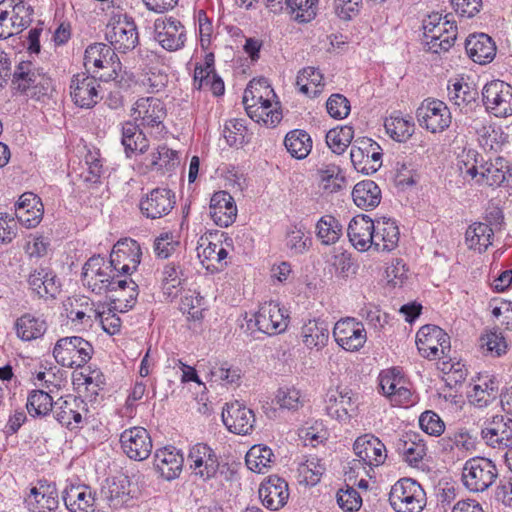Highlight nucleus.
<instances>
[{"label":"nucleus","mask_w":512,"mask_h":512,"mask_svg":"<svg viewBox=\"0 0 512 512\" xmlns=\"http://www.w3.org/2000/svg\"><path fill=\"white\" fill-rule=\"evenodd\" d=\"M374 229V220L368 215H356L351 219L347 228L349 241L358 251L365 252L372 248Z\"/></svg>","instance_id":"31"},{"label":"nucleus","mask_w":512,"mask_h":512,"mask_svg":"<svg viewBox=\"0 0 512 512\" xmlns=\"http://www.w3.org/2000/svg\"><path fill=\"white\" fill-rule=\"evenodd\" d=\"M499 381L494 376L479 378L467 393L468 401L476 408H487L500 398Z\"/></svg>","instance_id":"32"},{"label":"nucleus","mask_w":512,"mask_h":512,"mask_svg":"<svg viewBox=\"0 0 512 512\" xmlns=\"http://www.w3.org/2000/svg\"><path fill=\"white\" fill-rule=\"evenodd\" d=\"M288 319L287 311L273 301L263 303L254 315L258 330L269 336L286 331Z\"/></svg>","instance_id":"16"},{"label":"nucleus","mask_w":512,"mask_h":512,"mask_svg":"<svg viewBox=\"0 0 512 512\" xmlns=\"http://www.w3.org/2000/svg\"><path fill=\"white\" fill-rule=\"evenodd\" d=\"M32 13V8L26 5L23 1L13 6L9 19L11 30L14 31V34L21 32L29 25Z\"/></svg>","instance_id":"61"},{"label":"nucleus","mask_w":512,"mask_h":512,"mask_svg":"<svg viewBox=\"0 0 512 512\" xmlns=\"http://www.w3.org/2000/svg\"><path fill=\"white\" fill-rule=\"evenodd\" d=\"M154 39L169 52L180 50L186 41L183 24L173 17H159L154 22Z\"/></svg>","instance_id":"14"},{"label":"nucleus","mask_w":512,"mask_h":512,"mask_svg":"<svg viewBox=\"0 0 512 512\" xmlns=\"http://www.w3.org/2000/svg\"><path fill=\"white\" fill-rule=\"evenodd\" d=\"M323 76L318 69L306 67L298 72L296 86L299 91L310 97H316L321 93Z\"/></svg>","instance_id":"50"},{"label":"nucleus","mask_w":512,"mask_h":512,"mask_svg":"<svg viewBox=\"0 0 512 512\" xmlns=\"http://www.w3.org/2000/svg\"><path fill=\"white\" fill-rule=\"evenodd\" d=\"M355 408L352 391L347 387L329 389L325 397L326 413L333 419L346 422L350 419V412Z\"/></svg>","instance_id":"28"},{"label":"nucleus","mask_w":512,"mask_h":512,"mask_svg":"<svg viewBox=\"0 0 512 512\" xmlns=\"http://www.w3.org/2000/svg\"><path fill=\"white\" fill-rule=\"evenodd\" d=\"M275 98L276 94L266 79H253L244 91L242 102L247 114L259 116V114H255L259 110L258 105L265 104L266 99L272 101Z\"/></svg>","instance_id":"36"},{"label":"nucleus","mask_w":512,"mask_h":512,"mask_svg":"<svg viewBox=\"0 0 512 512\" xmlns=\"http://www.w3.org/2000/svg\"><path fill=\"white\" fill-rule=\"evenodd\" d=\"M204 306V298L195 290H188L181 298L180 310L184 314H188L193 320H200L203 318V311L205 310Z\"/></svg>","instance_id":"59"},{"label":"nucleus","mask_w":512,"mask_h":512,"mask_svg":"<svg viewBox=\"0 0 512 512\" xmlns=\"http://www.w3.org/2000/svg\"><path fill=\"white\" fill-rule=\"evenodd\" d=\"M396 451L410 465H416L426 454L425 445L417 434H406L395 443Z\"/></svg>","instance_id":"43"},{"label":"nucleus","mask_w":512,"mask_h":512,"mask_svg":"<svg viewBox=\"0 0 512 512\" xmlns=\"http://www.w3.org/2000/svg\"><path fill=\"white\" fill-rule=\"evenodd\" d=\"M386 132L392 139L398 142H405L414 133L415 124L412 117H403L400 114H393L385 119Z\"/></svg>","instance_id":"48"},{"label":"nucleus","mask_w":512,"mask_h":512,"mask_svg":"<svg viewBox=\"0 0 512 512\" xmlns=\"http://www.w3.org/2000/svg\"><path fill=\"white\" fill-rule=\"evenodd\" d=\"M389 502L396 512H421L426 505V493L414 479L402 478L391 487Z\"/></svg>","instance_id":"3"},{"label":"nucleus","mask_w":512,"mask_h":512,"mask_svg":"<svg viewBox=\"0 0 512 512\" xmlns=\"http://www.w3.org/2000/svg\"><path fill=\"white\" fill-rule=\"evenodd\" d=\"M356 461L365 466L378 467L387 458L385 445L375 436L365 434L356 439L353 445Z\"/></svg>","instance_id":"25"},{"label":"nucleus","mask_w":512,"mask_h":512,"mask_svg":"<svg viewBox=\"0 0 512 512\" xmlns=\"http://www.w3.org/2000/svg\"><path fill=\"white\" fill-rule=\"evenodd\" d=\"M84 66L88 71L92 68L110 69L111 73L105 80L115 81L118 77V71L121 70V63L112 48L104 43H94L89 45L84 54Z\"/></svg>","instance_id":"19"},{"label":"nucleus","mask_w":512,"mask_h":512,"mask_svg":"<svg viewBox=\"0 0 512 512\" xmlns=\"http://www.w3.org/2000/svg\"><path fill=\"white\" fill-rule=\"evenodd\" d=\"M275 401L282 409L297 410L303 405L301 393L294 387L279 388Z\"/></svg>","instance_id":"62"},{"label":"nucleus","mask_w":512,"mask_h":512,"mask_svg":"<svg viewBox=\"0 0 512 512\" xmlns=\"http://www.w3.org/2000/svg\"><path fill=\"white\" fill-rule=\"evenodd\" d=\"M140 125L133 122H125L122 126V144L127 156L129 153H145L149 148V142L145 134L139 129Z\"/></svg>","instance_id":"46"},{"label":"nucleus","mask_w":512,"mask_h":512,"mask_svg":"<svg viewBox=\"0 0 512 512\" xmlns=\"http://www.w3.org/2000/svg\"><path fill=\"white\" fill-rule=\"evenodd\" d=\"M31 289L39 296L55 297L59 292L56 276L48 268L35 269L28 278Z\"/></svg>","instance_id":"42"},{"label":"nucleus","mask_w":512,"mask_h":512,"mask_svg":"<svg viewBox=\"0 0 512 512\" xmlns=\"http://www.w3.org/2000/svg\"><path fill=\"white\" fill-rule=\"evenodd\" d=\"M301 335L302 341L307 348H316L319 350L323 348L328 342V323L320 319L309 320L302 327Z\"/></svg>","instance_id":"40"},{"label":"nucleus","mask_w":512,"mask_h":512,"mask_svg":"<svg viewBox=\"0 0 512 512\" xmlns=\"http://www.w3.org/2000/svg\"><path fill=\"white\" fill-rule=\"evenodd\" d=\"M459 168L463 175L472 179L479 176L477 182L491 187H512V168L503 157L484 161L473 149L463 151L459 159Z\"/></svg>","instance_id":"1"},{"label":"nucleus","mask_w":512,"mask_h":512,"mask_svg":"<svg viewBox=\"0 0 512 512\" xmlns=\"http://www.w3.org/2000/svg\"><path fill=\"white\" fill-rule=\"evenodd\" d=\"M480 346L486 354L500 357L507 351V342L501 333L490 331L480 338Z\"/></svg>","instance_id":"60"},{"label":"nucleus","mask_w":512,"mask_h":512,"mask_svg":"<svg viewBox=\"0 0 512 512\" xmlns=\"http://www.w3.org/2000/svg\"><path fill=\"white\" fill-rule=\"evenodd\" d=\"M477 95L478 93L474 88L461 81H456L452 86H448L450 102L461 109L475 103Z\"/></svg>","instance_id":"55"},{"label":"nucleus","mask_w":512,"mask_h":512,"mask_svg":"<svg viewBox=\"0 0 512 512\" xmlns=\"http://www.w3.org/2000/svg\"><path fill=\"white\" fill-rule=\"evenodd\" d=\"M259 498L269 510L277 511L284 507L289 498L287 482L277 475L266 478L260 485Z\"/></svg>","instance_id":"26"},{"label":"nucleus","mask_w":512,"mask_h":512,"mask_svg":"<svg viewBox=\"0 0 512 512\" xmlns=\"http://www.w3.org/2000/svg\"><path fill=\"white\" fill-rule=\"evenodd\" d=\"M175 206V194L167 188H154L139 201L141 214L151 220L168 215Z\"/></svg>","instance_id":"15"},{"label":"nucleus","mask_w":512,"mask_h":512,"mask_svg":"<svg viewBox=\"0 0 512 512\" xmlns=\"http://www.w3.org/2000/svg\"><path fill=\"white\" fill-rule=\"evenodd\" d=\"M27 506L32 512H53L58 508V492L56 486L48 483H39L30 490L26 499Z\"/></svg>","instance_id":"35"},{"label":"nucleus","mask_w":512,"mask_h":512,"mask_svg":"<svg viewBox=\"0 0 512 512\" xmlns=\"http://www.w3.org/2000/svg\"><path fill=\"white\" fill-rule=\"evenodd\" d=\"M185 279L186 276L184 275V271L180 265L174 262L167 263L162 270V284L164 293L168 296H175L177 291L174 292L173 290L180 287Z\"/></svg>","instance_id":"57"},{"label":"nucleus","mask_w":512,"mask_h":512,"mask_svg":"<svg viewBox=\"0 0 512 512\" xmlns=\"http://www.w3.org/2000/svg\"><path fill=\"white\" fill-rule=\"evenodd\" d=\"M318 0H285L292 18L299 23H308L316 17Z\"/></svg>","instance_id":"54"},{"label":"nucleus","mask_w":512,"mask_h":512,"mask_svg":"<svg viewBox=\"0 0 512 512\" xmlns=\"http://www.w3.org/2000/svg\"><path fill=\"white\" fill-rule=\"evenodd\" d=\"M93 346L79 336L63 337L57 340L53 356L58 364L68 368H81L92 357Z\"/></svg>","instance_id":"4"},{"label":"nucleus","mask_w":512,"mask_h":512,"mask_svg":"<svg viewBox=\"0 0 512 512\" xmlns=\"http://www.w3.org/2000/svg\"><path fill=\"white\" fill-rule=\"evenodd\" d=\"M496 465L488 458L473 457L467 460L462 469V482L471 492L486 491L497 479Z\"/></svg>","instance_id":"5"},{"label":"nucleus","mask_w":512,"mask_h":512,"mask_svg":"<svg viewBox=\"0 0 512 512\" xmlns=\"http://www.w3.org/2000/svg\"><path fill=\"white\" fill-rule=\"evenodd\" d=\"M66 508L71 512H93L95 492L85 484H69L62 492Z\"/></svg>","instance_id":"29"},{"label":"nucleus","mask_w":512,"mask_h":512,"mask_svg":"<svg viewBox=\"0 0 512 512\" xmlns=\"http://www.w3.org/2000/svg\"><path fill=\"white\" fill-rule=\"evenodd\" d=\"M419 353L430 360L441 359L450 351V337L436 325H424L416 334Z\"/></svg>","instance_id":"7"},{"label":"nucleus","mask_w":512,"mask_h":512,"mask_svg":"<svg viewBox=\"0 0 512 512\" xmlns=\"http://www.w3.org/2000/svg\"><path fill=\"white\" fill-rule=\"evenodd\" d=\"M333 336L339 346L346 351H358L367 340L364 325L354 318L339 320L333 329Z\"/></svg>","instance_id":"21"},{"label":"nucleus","mask_w":512,"mask_h":512,"mask_svg":"<svg viewBox=\"0 0 512 512\" xmlns=\"http://www.w3.org/2000/svg\"><path fill=\"white\" fill-rule=\"evenodd\" d=\"M337 503L343 511L354 512L360 509L362 498L356 489L347 486L337 492Z\"/></svg>","instance_id":"63"},{"label":"nucleus","mask_w":512,"mask_h":512,"mask_svg":"<svg viewBox=\"0 0 512 512\" xmlns=\"http://www.w3.org/2000/svg\"><path fill=\"white\" fill-rule=\"evenodd\" d=\"M354 168L364 175L375 173L382 165V149L370 138L355 141L350 151Z\"/></svg>","instance_id":"11"},{"label":"nucleus","mask_w":512,"mask_h":512,"mask_svg":"<svg viewBox=\"0 0 512 512\" xmlns=\"http://www.w3.org/2000/svg\"><path fill=\"white\" fill-rule=\"evenodd\" d=\"M379 386L393 405L408 404L411 399L410 390L404 386L401 376L395 374L394 370L383 371L379 375Z\"/></svg>","instance_id":"37"},{"label":"nucleus","mask_w":512,"mask_h":512,"mask_svg":"<svg viewBox=\"0 0 512 512\" xmlns=\"http://www.w3.org/2000/svg\"><path fill=\"white\" fill-rule=\"evenodd\" d=\"M420 428L431 436H440L445 430L442 419L433 411H425L419 417Z\"/></svg>","instance_id":"64"},{"label":"nucleus","mask_w":512,"mask_h":512,"mask_svg":"<svg viewBox=\"0 0 512 512\" xmlns=\"http://www.w3.org/2000/svg\"><path fill=\"white\" fill-rule=\"evenodd\" d=\"M354 137V130L351 126L334 128L327 132L326 143L332 152L342 154L350 145Z\"/></svg>","instance_id":"56"},{"label":"nucleus","mask_w":512,"mask_h":512,"mask_svg":"<svg viewBox=\"0 0 512 512\" xmlns=\"http://www.w3.org/2000/svg\"><path fill=\"white\" fill-rule=\"evenodd\" d=\"M486 110L496 117L512 115V86L502 80L486 83L482 89Z\"/></svg>","instance_id":"9"},{"label":"nucleus","mask_w":512,"mask_h":512,"mask_svg":"<svg viewBox=\"0 0 512 512\" xmlns=\"http://www.w3.org/2000/svg\"><path fill=\"white\" fill-rule=\"evenodd\" d=\"M373 245L377 252H390L398 246L400 231L395 220L380 217L374 220Z\"/></svg>","instance_id":"30"},{"label":"nucleus","mask_w":512,"mask_h":512,"mask_svg":"<svg viewBox=\"0 0 512 512\" xmlns=\"http://www.w3.org/2000/svg\"><path fill=\"white\" fill-rule=\"evenodd\" d=\"M416 116L419 125L433 134L445 131L452 121L448 106L438 99H425L418 107Z\"/></svg>","instance_id":"8"},{"label":"nucleus","mask_w":512,"mask_h":512,"mask_svg":"<svg viewBox=\"0 0 512 512\" xmlns=\"http://www.w3.org/2000/svg\"><path fill=\"white\" fill-rule=\"evenodd\" d=\"M494 231L487 223L476 222L470 225L465 233L468 247L478 252H484L492 245Z\"/></svg>","instance_id":"45"},{"label":"nucleus","mask_w":512,"mask_h":512,"mask_svg":"<svg viewBox=\"0 0 512 512\" xmlns=\"http://www.w3.org/2000/svg\"><path fill=\"white\" fill-rule=\"evenodd\" d=\"M284 145L292 157L301 160L309 155L312 140L306 131L296 129L286 134Z\"/></svg>","instance_id":"47"},{"label":"nucleus","mask_w":512,"mask_h":512,"mask_svg":"<svg viewBox=\"0 0 512 512\" xmlns=\"http://www.w3.org/2000/svg\"><path fill=\"white\" fill-rule=\"evenodd\" d=\"M342 235V225L332 215L322 216L316 224V236L324 245L335 244Z\"/></svg>","instance_id":"51"},{"label":"nucleus","mask_w":512,"mask_h":512,"mask_svg":"<svg viewBox=\"0 0 512 512\" xmlns=\"http://www.w3.org/2000/svg\"><path fill=\"white\" fill-rule=\"evenodd\" d=\"M210 216L220 227H228L237 217L234 198L226 191L215 192L210 200Z\"/></svg>","instance_id":"33"},{"label":"nucleus","mask_w":512,"mask_h":512,"mask_svg":"<svg viewBox=\"0 0 512 512\" xmlns=\"http://www.w3.org/2000/svg\"><path fill=\"white\" fill-rule=\"evenodd\" d=\"M13 89L40 100L52 90V80L31 61L20 62L13 73Z\"/></svg>","instance_id":"2"},{"label":"nucleus","mask_w":512,"mask_h":512,"mask_svg":"<svg viewBox=\"0 0 512 512\" xmlns=\"http://www.w3.org/2000/svg\"><path fill=\"white\" fill-rule=\"evenodd\" d=\"M87 403L81 397L67 396L54 402L52 411L55 420L70 431L81 428L83 418L87 414Z\"/></svg>","instance_id":"12"},{"label":"nucleus","mask_w":512,"mask_h":512,"mask_svg":"<svg viewBox=\"0 0 512 512\" xmlns=\"http://www.w3.org/2000/svg\"><path fill=\"white\" fill-rule=\"evenodd\" d=\"M17 337L23 341H32L44 335L47 330L46 321L30 313L19 317L14 324Z\"/></svg>","instance_id":"41"},{"label":"nucleus","mask_w":512,"mask_h":512,"mask_svg":"<svg viewBox=\"0 0 512 512\" xmlns=\"http://www.w3.org/2000/svg\"><path fill=\"white\" fill-rule=\"evenodd\" d=\"M183 462V455L173 446L157 449L154 455V466L166 480H173L180 475Z\"/></svg>","instance_id":"34"},{"label":"nucleus","mask_w":512,"mask_h":512,"mask_svg":"<svg viewBox=\"0 0 512 512\" xmlns=\"http://www.w3.org/2000/svg\"><path fill=\"white\" fill-rule=\"evenodd\" d=\"M141 249L137 241L125 239L118 241L110 254V264L115 271L131 274L140 263Z\"/></svg>","instance_id":"22"},{"label":"nucleus","mask_w":512,"mask_h":512,"mask_svg":"<svg viewBox=\"0 0 512 512\" xmlns=\"http://www.w3.org/2000/svg\"><path fill=\"white\" fill-rule=\"evenodd\" d=\"M472 128L478 136V142L484 150L498 151L506 142V135L500 127L492 125L489 121L474 119Z\"/></svg>","instance_id":"39"},{"label":"nucleus","mask_w":512,"mask_h":512,"mask_svg":"<svg viewBox=\"0 0 512 512\" xmlns=\"http://www.w3.org/2000/svg\"><path fill=\"white\" fill-rule=\"evenodd\" d=\"M481 438L487 446L504 451L512 446V419L504 414L486 418L481 427Z\"/></svg>","instance_id":"10"},{"label":"nucleus","mask_w":512,"mask_h":512,"mask_svg":"<svg viewBox=\"0 0 512 512\" xmlns=\"http://www.w3.org/2000/svg\"><path fill=\"white\" fill-rule=\"evenodd\" d=\"M113 266L101 256H92L82 269L83 284L96 294L108 291L111 285Z\"/></svg>","instance_id":"17"},{"label":"nucleus","mask_w":512,"mask_h":512,"mask_svg":"<svg viewBox=\"0 0 512 512\" xmlns=\"http://www.w3.org/2000/svg\"><path fill=\"white\" fill-rule=\"evenodd\" d=\"M123 452L135 461L147 459L152 452V440L148 431L139 426L124 430L120 435Z\"/></svg>","instance_id":"20"},{"label":"nucleus","mask_w":512,"mask_h":512,"mask_svg":"<svg viewBox=\"0 0 512 512\" xmlns=\"http://www.w3.org/2000/svg\"><path fill=\"white\" fill-rule=\"evenodd\" d=\"M26 408L32 417H44L53 411L52 397L43 390H33L29 393Z\"/></svg>","instance_id":"53"},{"label":"nucleus","mask_w":512,"mask_h":512,"mask_svg":"<svg viewBox=\"0 0 512 512\" xmlns=\"http://www.w3.org/2000/svg\"><path fill=\"white\" fill-rule=\"evenodd\" d=\"M222 421L229 431L246 435L254 427L255 416L252 410L235 401L223 408Z\"/></svg>","instance_id":"27"},{"label":"nucleus","mask_w":512,"mask_h":512,"mask_svg":"<svg viewBox=\"0 0 512 512\" xmlns=\"http://www.w3.org/2000/svg\"><path fill=\"white\" fill-rule=\"evenodd\" d=\"M354 203L362 209H371L380 203L381 190L372 180L357 183L352 191Z\"/></svg>","instance_id":"44"},{"label":"nucleus","mask_w":512,"mask_h":512,"mask_svg":"<svg viewBox=\"0 0 512 512\" xmlns=\"http://www.w3.org/2000/svg\"><path fill=\"white\" fill-rule=\"evenodd\" d=\"M312 244V239L305 235V227L298 224L288 226L285 235V246L293 256L306 253Z\"/></svg>","instance_id":"49"},{"label":"nucleus","mask_w":512,"mask_h":512,"mask_svg":"<svg viewBox=\"0 0 512 512\" xmlns=\"http://www.w3.org/2000/svg\"><path fill=\"white\" fill-rule=\"evenodd\" d=\"M425 43L432 53L448 51L454 44L457 37V26L454 22L445 19L437 14L430 15L423 23Z\"/></svg>","instance_id":"6"},{"label":"nucleus","mask_w":512,"mask_h":512,"mask_svg":"<svg viewBox=\"0 0 512 512\" xmlns=\"http://www.w3.org/2000/svg\"><path fill=\"white\" fill-rule=\"evenodd\" d=\"M187 460L193 473L204 480L213 478L218 472V457L207 444L194 445L189 451Z\"/></svg>","instance_id":"24"},{"label":"nucleus","mask_w":512,"mask_h":512,"mask_svg":"<svg viewBox=\"0 0 512 512\" xmlns=\"http://www.w3.org/2000/svg\"><path fill=\"white\" fill-rule=\"evenodd\" d=\"M274 454L272 450L264 445H254L247 452L245 461L247 467L254 472L264 473L273 462Z\"/></svg>","instance_id":"52"},{"label":"nucleus","mask_w":512,"mask_h":512,"mask_svg":"<svg viewBox=\"0 0 512 512\" xmlns=\"http://www.w3.org/2000/svg\"><path fill=\"white\" fill-rule=\"evenodd\" d=\"M262 106L258 105L259 110L255 114H259V116H253L252 114H248V116L257 123H263L267 127H275L282 119V112L279 108V102L269 99L264 101Z\"/></svg>","instance_id":"58"},{"label":"nucleus","mask_w":512,"mask_h":512,"mask_svg":"<svg viewBox=\"0 0 512 512\" xmlns=\"http://www.w3.org/2000/svg\"><path fill=\"white\" fill-rule=\"evenodd\" d=\"M465 48L468 56L479 64L491 62L496 54L492 38L484 33L469 36L466 39Z\"/></svg>","instance_id":"38"},{"label":"nucleus","mask_w":512,"mask_h":512,"mask_svg":"<svg viewBox=\"0 0 512 512\" xmlns=\"http://www.w3.org/2000/svg\"><path fill=\"white\" fill-rule=\"evenodd\" d=\"M105 38L110 43L112 50L120 53L133 50L139 43L136 25L132 19H128L126 16L108 23Z\"/></svg>","instance_id":"13"},{"label":"nucleus","mask_w":512,"mask_h":512,"mask_svg":"<svg viewBox=\"0 0 512 512\" xmlns=\"http://www.w3.org/2000/svg\"><path fill=\"white\" fill-rule=\"evenodd\" d=\"M132 116L135 123L146 129H163L166 108L164 103L156 97H142L135 102Z\"/></svg>","instance_id":"18"},{"label":"nucleus","mask_w":512,"mask_h":512,"mask_svg":"<svg viewBox=\"0 0 512 512\" xmlns=\"http://www.w3.org/2000/svg\"><path fill=\"white\" fill-rule=\"evenodd\" d=\"M99 83L94 76L79 73L72 77L70 95L75 105L80 108H92L100 100Z\"/></svg>","instance_id":"23"}]
</instances>
